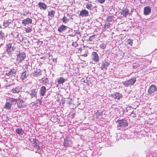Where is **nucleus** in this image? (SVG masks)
Segmentation results:
<instances>
[{
  "label": "nucleus",
  "instance_id": "19",
  "mask_svg": "<svg viewBox=\"0 0 157 157\" xmlns=\"http://www.w3.org/2000/svg\"><path fill=\"white\" fill-rule=\"evenodd\" d=\"M4 34L2 31H0V43L1 44L3 43L4 42V40L5 39L4 37Z\"/></svg>",
  "mask_w": 157,
  "mask_h": 157
},
{
  "label": "nucleus",
  "instance_id": "2",
  "mask_svg": "<svg viewBox=\"0 0 157 157\" xmlns=\"http://www.w3.org/2000/svg\"><path fill=\"white\" fill-rule=\"evenodd\" d=\"M14 44L13 43H9L6 45V50L9 55L10 56L12 55L13 52H14Z\"/></svg>",
  "mask_w": 157,
  "mask_h": 157
},
{
  "label": "nucleus",
  "instance_id": "14",
  "mask_svg": "<svg viewBox=\"0 0 157 157\" xmlns=\"http://www.w3.org/2000/svg\"><path fill=\"white\" fill-rule=\"evenodd\" d=\"M109 65V63L108 62L106 61L103 62L101 66V69L103 70H106Z\"/></svg>",
  "mask_w": 157,
  "mask_h": 157
},
{
  "label": "nucleus",
  "instance_id": "7",
  "mask_svg": "<svg viewBox=\"0 0 157 157\" xmlns=\"http://www.w3.org/2000/svg\"><path fill=\"white\" fill-rule=\"evenodd\" d=\"M157 90L156 86L154 85H151L148 90L147 92L150 94L154 93L155 91H156Z\"/></svg>",
  "mask_w": 157,
  "mask_h": 157
},
{
  "label": "nucleus",
  "instance_id": "42",
  "mask_svg": "<svg viewBox=\"0 0 157 157\" xmlns=\"http://www.w3.org/2000/svg\"><path fill=\"white\" fill-rule=\"evenodd\" d=\"M72 45L75 47H76L77 45V43L75 42H73L72 43Z\"/></svg>",
  "mask_w": 157,
  "mask_h": 157
},
{
  "label": "nucleus",
  "instance_id": "32",
  "mask_svg": "<svg viewBox=\"0 0 157 157\" xmlns=\"http://www.w3.org/2000/svg\"><path fill=\"white\" fill-rule=\"evenodd\" d=\"M40 74L41 73L40 71L37 72L35 71L33 72V76L35 77L37 76H38L40 75Z\"/></svg>",
  "mask_w": 157,
  "mask_h": 157
},
{
  "label": "nucleus",
  "instance_id": "39",
  "mask_svg": "<svg viewBox=\"0 0 157 157\" xmlns=\"http://www.w3.org/2000/svg\"><path fill=\"white\" fill-rule=\"evenodd\" d=\"M43 81L45 82L46 83L48 82V80L47 78H44L42 79Z\"/></svg>",
  "mask_w": 157,
  "mask_h": 157
},
{
  "label": "nucleus",
  "instance_id": "45",
  "mask_svg": "<svg viewBox=\"0 0 157 157\" xmlns=\"http://www.w3.org/2000/svg\"><path fill=\"white\" fill-rule=\"evenodd\" d=\"M87 55V54H85V55H84V56H86Z\"/></svg>",
  "mask_w": 157,
  "mask_h": 157
},
{
  "label": "nucleus",
  "instance_id": "38",
  "mask_svg": "<svg viewBox=\"0 0 157 157\" xmlns=\"http://www.w3.org/2000/svg\"><path fill=\"white\" fill-rule=\"evenodd\" d=\"M20 38L19 39V42H20L21 41H22L23 40V38H22V36L21 35L19 36L18 35L17 36V38Z\"/></svg>",
  "mask_w": 157,
  "mask_h": 157
},
{
  "label": "nucleus",
  "instance_id": "3",
  "mask_svg": "<svg viewBox=\"0 0 157 157\" xmlns=\"http://www.w3.org/2000/svg\"><path fill=\"white\" fill-rule=\"evenodd\" d=\"M136 82V78L133 77L128 80L123 82L122 83L126 86L128 87L133 85Z\"/></svg>",
  "mask_w": 157,
  "mask_h": 157
},
{
  "label": "nucleus",
  "instance_id": "13",
  "mask_svg": "<svg viewBox=\"0 0 157 157\" xmlns=\"http://www.w3.org/2000/svg\"><path fill=\"white\" fill-rule=\"evenodd\" d=\"M32 19L29 18H27L22 20V24L24 26H26L27 25L30 24L32 23Z\"/></svg>",
  "mask_w": 157,
  "mask_h": 157
},
{
  "label": "nucleus",
  "instance_id": "29",
  "mask_svg": "<svg viewBox=\"0 0 157 157\" xmlns=\"http://www.w3.org/2000/svg\"><path fill=\"white\" fill-rule=\"evenodd\" d=\"M55 13V11L54 10H51L48 12V16L51 18L54 17Z\"/></svg>",
  "mask_w": 157,
  "mask_h": 157
},
{
  "label": "nucleus",
  "instance_id": "28",
  "mask_svg": "<svg viewBox=\"0 0 157 157\" xmlns=\"http://www.w3.org/2000/svg\"><path fill=\"white\" fill-rule=\"evenodd\" d=\"M86 8L88 10H91V8L93 6V5L90 2H88L86 3Z\"/></svg>",
  "mask_w": 157,
  "mask_h": 157
},
{
  "label": "nucleus",
  "instance_id": "37",
  "mask_svg": "<svg viewBox=\"0 0 157 157\" xmlns=\"http://www.w3.org/2000/svg\"><path fill=\"white\" fill-rule=\"evenodd\" d=\"M25 31L26 33H30L31 32L32 29L29 27H28L25 28Z\"/></svg>",
  "mask_w": 157,
  "mask_h": 157
},
{
  "label": "nucleus",
  "instance_id": "11",
  "mask_svg": "<svg viewBox=\"0 0 157 157\" xmlns=\"http://www.w3.org/2000/svg\"><path fill=\"white\" fill-rule=\"evenodd\" d=\"M112 97L115 99L119 100L120 98H122V95L121 94H120L118 92H117L112 94Z\"/></svg>",
  "mask_w": 157,
  "mask_h": 157
},
{
  "label": "nucleus",
  "instance_id": "12",
  "mask_svg": "<svg viewBox=\"0 0 157 157\" xmlns=\"http://www.w3.org/2000/svg\"><path fill=\"white\" fill-rule=\"evenodd\" d=\"M79 16L82 17L87 16L89 15V12L86 10H83L81 11L79 13Z\"/></svg>",
  "mask_w": 157,
  "mask_h": 157
},
{
  "label": "nucleus",
  "instance_id": "43",
  "mask_svg": "<svg viewBox=\"0 0 157 157\" xmlns=\"http://www.w3.org/2000/svg\"><path fill=\"white\" fill-rule=\"evenodd\" d=\"M53 61L54 62H56V61H57L56 59H53Z\"/></svg>",
  "mask_w": 157,
  "mask_h": 157
},
{
  "label": "nucleus",
  "instance_id": "5",
  "mask_svg": "<svg viewBox=\"0 0 157 157\" xmlns=\"http://www.w3.org/2000/svg\"><path fill=\"white\" fill-rule=\"evenodd\" d=\"M16 71L14 69H11L10 71H7L5 75V77L8 78L13 76H15L16 74Z\"/></svg>",
  "mask_w": 157,
  "mask_h": 157
},
{
  "label": "nucleus",
  "instance_id": "9",
  "mask_svg": "<svg viewBox=\"0 0 157 157\" xmlns=\"http://www.w3.org/2000/svg\"><path fill=\"white\" fill-rule=\"evenodd\" d=\"M151 11V8L149 6H146L144 8V13L145 15H149Z\"/></svg>",
  "mask_w": 157,
  "mask_h": 157
},
{
  "label": "nucleus",
  "instance_id": "22",
  "mask_svg": "<svg viewBox=\"0 0 157 157\" xmlns=\"http://www.w3.org/2000/svg\"><path fill=\"white\" fill-rule=\"evenodd\" d=\"M16 132L19 135H22L24 133V131L22 128H18L16 130Z\"/></svg>",
  "mask_w": 157,
  "mask_h": 157
},
{
  "label": "nucleus",
  "instance_id": "15",
  "mask_svg": "<svg viewBox=\"0 0 157 157\" xmlns=\"http://www.w3.org/2000/svg\"><path fill=\"white\" fill-rule=\"evenodd\" d=\"M37 90L35 89H33L29 93L30 95L31 96V98L33 97L36 98Z\"/></svg>",
  "mask_w": 157,
  "mask_h": 157
},
{
  "label": "nucleus",
  "instance_id": "10",
  "mask_svg": "<svg viewBox=\"0 0 157 157\" xmlns=\"http://www.w3.org/2000/svg\"><path fill=\"white\" fill-rule=\"evenodd\" d=\"M17 105V107L20 108H23L25 106L24 101L22 99L20 98H18Z\"/></svg>",
  "mask_w": 157,
  "mask_h": 157
},
{
  "label": "nucleus",
  "instance_id": "4",
  "mask_svg": "<svg viewBox=\"0 0 157 157\" xmlns=\"http://www.w3.org/2000/svg\"><path fill=\"white\" fill-rule=\"evenodd\" d=\"M26 57L25 54L24 52L19 53L17 55L16 59L18 62H21Z\"/></svg>",
  "mask_w": 157,
  "mask_h": 157
},
{
  "label": "nucleus",
  "instance_id": "20",
  "mask_svg": "<svg viewBox=\"0 0 157 157\" xmlns=\"http://www.w3.org/2000/svg\"><path fill=\"white\" fill-rule=\"evenodd\" d=\"M46 88L45 86H41L40 91V94L41 95L44 96L46 92Z\"/></svg>",
  "mask_w": 157,
  "mask_h": 157
},
{
  "label": "nucleus",
  "instance_id": "31",
  "mask_svg": "<svg viewBox=\"0 0 157 157\" xmlns=\"http://www.w3.org/2000/svg\"><path fill=\"white\" fill-rule=\"evenodd\" d=\"M62 21L63 23H66L69 21V19L67 17L64 16L63 18Z\"/></svg>",
  "mask_w": 157,
  "mask_h": 157
},
{
  "label": "nucleus",
  "instance_id": "36",
  "mask_svg": "<svg viewBox=\"0 0 157 157\" xmlns=\"http://www.w3.org/2000/svg\"><path fill=\"white\" fill-rule=\"evenodd\" d=\"M113 20V17L112 16H110L108 17L107 18V21L109 22Z\"/></svg>",
  "mask_w": 157,
  "mask_h": 157
},
{
  "label": "nucleus",
  "instance_id": "21",
  "mask_svg": "<svg viewBox=\"0 0 157 157\" xmlns=\"http://www.w3.org/2000/svg\"><path fill=\"white\" fill-rule=\"evenodd\" d=\"M38 5L41 9L45 10L47 8V5L44 3L40 2L38 3Z\"/></svg>",
  "mask_w": 157,
  "mask_h": 157
},
{
  "label": "nucleus",
  "instance_id": "23",
  "mask_svg": "<svg viewBox=\"0 0 157 157\" xmlns=\"http://www.w3.org/2000/svg\"><path fill=\"white\" fill-rule=\"evenodd\" d=\"M12 105L9 102H6L5 106L4 107V108L9 110L11 109Z\"/></svg>",
  "mask_w": 157,
  "mask_h": 157
},
{
  "label": "nucleus",
  "instance_id": "40",
  "mask_svg": "<svg viewBox=\"0 0 157 157\" xmlns=\"http://www.w3.org/2000/svg\"><path fill=\"white\" fill-rule=\"evenodd\" d=\"M94 36H90L89 39V41H92L93 40V39L94 38Z\"/></svg>",
  "mask_w": 157,
  "mask_h": 157
},
{
  "label": "nucleus",
  "instance_id": "25",
  "mask_svg": "<svg viewBox=\"0 0 157 157\" xmlns=\"http://www.w3.org/2000/svg\"><path fill=\"white\" fill-rule=\"evenodd\" d=\"M71 142L70 141L67 140V139H64V146L66 147H68L70 146Z\"/></svg>",
  "mask_w": 157,
  "mask_h": 157
},
{
  "label": "nucleus",
  "instance_id": "8",
  "mask_svg": "<svg viewBox=\"0 0 157 157\" xmlns=\"http://www.w3.org/2000/svg\"><path fill=\"white\" fill-rule=\"evenodd\" d=\"M92 58L93 60L96 62H98L99 61V56L95 52H93L92 53Z\"/></svg>",
  "mask_w": 157,
  "mask_h": 157
},
{
  "label": "nucleus",
  "instance_id": "27",
  "mask_svg": "<svg viewBox=\"0 0 157 157\" xmlns=\"http://www.w3.org/2000/svg\"><path fill=\"white\" fill-rule=\"evenodd\" d=\"M65 81V79L62 77H60L57 79V82L59 84L63 83Z\"/></svg>",
  "mask_w": 157,
  "mask_h": 157
},
{
  "label": "nucleus",
  "instance_id": "1",
  "mask_svg": "<svg viewBox=\"0 0 157 157\" xmlns=\"http://www.w3.org/2000/svg\"><path fill=\"white\" fill-rule=\"evenodd\" d=\"M32 144V149L35 151L36 153L38 152L39 154L43 151L42 148L38 145V140L36 139H33Z\"/></svg>",
  "mask_w": 157,
  "mask_h": 157
},
{
  "label": "nucleus",
  "instance_id": "33",
  "mask_svg": "<svg viewBox=\"0 0 157 157\" xmlns=\"http://www.w3.org/2000/svg\"><path fill=\"white\" fill-rule=\"evenodd\" d=\"M106 47V44H102L100 45V47L103 49H105Z\"/></svg>",
  "mask_w": 157,
  "mask_h": 157
},
{
  "label": "nucleus",
  "instance_id": "24",
  "mask_svg": "<svg viewBox=\"0 0 157 157\" xmlns=\"http://www.w3.org/2000/svg\"><path fill=\"white\" fill-rule=\"evenodd\" d=\"M28 76V74L26 72H23L21 75V78L22 80H24L27 78Z\"/></svg>",
  "mask_w": 157,
  "mask_h": 157
},
{
  "label": "nucleus",
  "instance_id": "18",
  "mask_svg": "<svg viewBox=\"0 0 157 157\" xmlns=\"http://www.w3.org/2000/svg\"><path fill=\"white\" fill-rule=\"evenodd\" d=\"M67 27L64 25H62L58 28V30L59 33H62L66 31Z\"/></svg>",
  "mask_w": 157,
  "mask_h": 157
},
{
  "label": "nucleus",
  "instance_id": "26",
  "mask_svg": "<svg viewBox=\"0 0 157 157\" xmlns=\"http://www.w3.org/2000/svg\"><path fill=\"white\" fill-rule=\"evenodd\" d=\"M11 20H6L4 22L3 25L5 27H7L9 26V24L11 23Z\"/></svg>",
  "mask_w": 157,
  "mask_h": 157
},
{
  "label": "nucleus",
  "instance_id": "44",
  "mask_svg": "<svg viewBox=\"0 0 157 157\" xmlns=\"http://www.w3.org/2000/svg\"><path fill=\"white\" fill-rule=\"evenodd\" d=\"M39 103L40 104L41 103V100H39Z\"/></svg>",
  "mask_w": 157,
  "mask_h": 157
},
{
  "label": "nucleus",
  "instance_id": "17",
  "mask_svg": "<svg viewBox=\"0 0 157 157\" xmlns=\"http://www.w3.org/2000/svg\"><path fill=\"white\" fill-rule=\"evenodd\" d=\"M21 88L18 86L15 88H13L11 90V92L14 94L18 93L21 90Z\"/></svg>",
  "mask_w": 157,
  "mask_h": 157
},
{
  "label": "nucleus",
  "instance_id": "16",
  "mask_svg": "<svg viewBox=\"0 0 157 157\" xmlns=\"http://www.w3.org/2000/svg\"><path fill=\"white\" fill-rule=\"evenodd\" d=\"M129 13V10L127 8L123 10L121 12V14L125 17Z\"/></svg>",
  "mask_w": 157,
  "mask_h": 157
},
{
  "label": "nucleus",
  "instance_id": "6",
  "mask_svg": "<svg viewBox=\"0 0 157 157\" xmlns=\"http://www.w3.org/2000/svg\"><path fill=\"white\" fill-rule=\"evenodd\" d=\"M117 123L118 124V127H126L128 125V124L126 121L124 119L117 121Z\"/></svg>",
  "mask_w": 157,
  "mask_h": 157
},
{
  "label": "nucleus",
  "instance_id": "35",
  "mask_svg": "<svg viewBox=\"0 0 157 157\" xmlns=\"http://www.w3.org/2000/svg\"><path fill=\"white\" fill-rule=\"evenodd\" d=\"M101 113V112L97 110L95 112V114L96 116V117H98L100 115Z\"/></svg>",
  "mask_w": 157,
  "mask_h": 157
},
{
  "label": "nucleus",
  "instance_id": "41",
  "mask_svg": "<svg viewBox=\"0 0 157 157\" xmlns=\"http://www.w3.org/2000/svg\"><path fill=\"white\" fill-rule=\"evenodd\" d=\"M105 1V0H98V1L100 2L101 3H104Z\"/></svg>",
  "mask_w": 157,
  "mask_h": 157
},
{
  "label": "nucleus",
  "instance_id": "34",
  "mask_svg": "<svg viewBox=\"0 0 157 157\" xmlns=\"http://www.w3.org/2000/svg\"><path fill=\"white\" fill-rule=\"evenodd\" d=\"M127 42L128 44H130L132 46L133 44V40L130 39H128L127 40Z\"/></svg>",
  "mask_w": 157,
  "mask_h": 157
},
{
  "label": "nucleus",
  "instance_id": "30",
  "mask_svg": "<svg viewBox=\"0 0 157 157\" xmlns=\"http://www.w3.org/2000/svg\"><path fill=\"white\" fill-rule=\"evenodd\" d=\"M18 100V98L15 99L13 98H10L9 99V101L11 103H16V102Z\"/></svg>",
  "mask_w": 157,
  "mask_h": 157
}]
</instances>
